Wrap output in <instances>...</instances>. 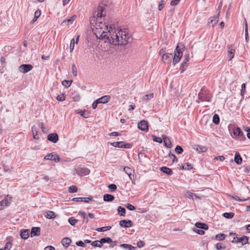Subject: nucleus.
I'll return each mask as SVG.
<instances>
[{"instance_id":"nucleus-3","label":"nucleus","mask_w":250,"mask_h":250,"mask_svg":"<svg viewBox=\"0 0 250 250\" xmlns=\"http://www.w3.org/2000/svg\"><path fill=\"white\" fill-rule=\"evenodd\" d=\"M74 171L76 174L80 176H84L87 175L90 173V170L86 167H76L74 169Z\"/></svg>"},{"instance_id":"nucleus-51","label":"nucleus","mask_w":250,"mask_h":250,"mask_svg":"<svg viewBox=\"0 0 250 250\" xmlns=\"http://www.w3.org/2000/svg\"><path fill=\"white\" fill-rule=\"evenodd\" d=\"M165 4V1L164 0H161L159 4L158 5V9L159 10L161 11L162 10V9L164 8V6Z\"/></svg>"},{"instance_id":"nucleus-2","label":"nucleus","mask_w":250,"mask_h":250,"mask_svg":"<svg viewBox=\"0 0 250 250\" xmlns=\"http://www.w3.org/2000/svg\"><path fill=\"white\" fill-rule=\"evenodd\" d=\"M211 98V94L206 90L202 89L198 94V99L201 102H210Z\"/></svg>"},{"instance_id":"nucleus-6","label":"nucleus","mask_w":250,"mask_h":250,"mask_svg":"<svg viewBox=\"0 0 250 250\" xmlns=\"http://www.w3.org/2000/svg\"><path fill=\"white\" fill-rule=\"evenodd\" d=\"M44 159L47 160H53L56 163H58L60 161V157L59 155L54 152L49 153L46 155L44 157Z\"/></svg>"},{"instance_id":"nucleus-25","label":"nucleus","mask_w":250,"mask_h":250,"mask_svg":"<svg viewBox=\"0 0 250 250\" xmlns=\"http://www.w3.org/2000/svg\"><path fill=\"white\" fill-rule=\"evenodd\" d=\"M183 56V52L181 51V48H179L178 45L176 46L175 50V55L174 56L178 57L179 58H182Z\"/></svg>"},{"instance_id":"nucleus-38","label":"nucleus","mask_w":250,"mask_h":250,"mask_svg":"<svg viewBox=\"0 0 250 250\" xmlns=\"http://www.w3.org/2000/svg\"><path fill=\"white\" fill-rule=\"evenodd\" d=\"M91 245L93 247L101 248L102 245L100 244V240H95L92 242Z\"/></svg>"},{"instance_id":"nucleus-35","label":"nucleus","mask_w":250,"mask_h":250,"mask_svg":"<svg viewBox=\"0 0 250 250\" xmlns=\"http://www.w3.org/2000/svg\"><path fill=\"white\" fill-rule=\"evenodd\" d=\"M234 215V213L230 212H225L223 214V216L228 219H231L233 217Z\"/></svg>"},{"instance_id":"nucleus-28","label":"nucleus","mask_w":250,"mask_h":250,"mask_svg":"<svg viewBox=\"0 0 250 250\" xmlns=\"http://www.w3.org/2000/svg\"><path fill=\"white\" fill-rule=\"evenodd\" d=\"M233 134L236 136L240 137L242 136L243 135V132L239 127H236L233 129Z\"/></svg>"},{"instance_id":"nucleus-58","label":"nucleus","mask_w":250,"mask_h":250,"mask_svg":"<svg viewBox=\"0 0 250 250\" xmlns=\"http://www.w3.org/2000/svg\"><path fill=\"white\" fill-rule=\"evenodd\" d=\"M181 59V58L174 56V58H173V62H172L173 65H174L177 63H178L180 61Z\"/></svg>"},{"instance_id":"nucleus-11","label":"nucleus","mask_w":250,"mask_h":250,"mask_svg":"<svg viewBox=\"0 0 250 250\" xmlns=\"http://www.w3.org/2000/svg\"><path fill=\"white\" fill-rule=\"evenodd\" d=\"M47 139L51 142L56 143L59 140V137L58 134L56 133H50L48 135Z\"/></svg>"},{"instance_id":"nucleus-39","label":"nucleus","mask_w":250,"mask_h":250,"mask_svg":"<svg viewBox=\"0 0 250 250\" xmlns=\"http://www.w3.org/2000/svg\"><path fill=\"white\" fill-rule=\"evenodd\" d=\"M225 236L226 235L224 233H219L215 236V238L220 241H222L225 239Z\"/></svg>"},{"instance_id":"nucleus-9","label":"nucleus","mask_w":250,"mask_h":250,"mask_svg":"<svg viewBox=\"0 0 250 250\" xmlns=\"http://www.w3.org/2000/svg\"><path fill=\"white\" fill-rule=\"evenodd\" d=\"M172 58H173V55L171 53L164 54L162 55L163 61L165 63H170L171 62Z\"/></svg>"},{"instance_id":"nucleus-49","label":"nucleus","mask_w":250,"mask_h":250,"mask_svg":"<svg viewBox=\"0 0 250 250\" xmlns=\"http://www.w3.org/2000/svg\"><path fill=\"white\" fill-rule=\"evenodd\" d=\"M72 74L74 77H76L77 76V68L75 65V64H73L72 65Z\"/></svg>"},{"instance_id":"nucleus-5","label":"nucleus","mask_w":250,"mask_h":250,"mask_svg":"<svg viewBox=\"0 0 250 250\" xmlns=\"http://www.w3.org/2000/svg\"><path fill=\"white\" fill-rule=\"evenodd\" d=\"M12 197H9L8 195L5 196V198L3 200L0 201V210H2L4 207H8L10 206L11 201Z\"/></svg>"},{"instance_id":"nucleus-47","label":"nucleus","mask_w":250,"mask_h":250,"mask_svg":"<svg viewBox=\"0 0 250 250\" xmlns=\"http://www.w3.org/2000/svg\"><path fill=\"white\" fill-rule=\"evenodd\" d=\"M186 196L189 198H192L193 199V197L195 196L196 198H198V197L195 194L190 192V191H188L186 192Z\"/></svg>"},{"instance_id":"nucleus-59","label":"nucleus","mask_w":250,"mask_h":250,"mask_svg":"<svg viewBox=\"0 0 250 250\" xmlns=\"http://www.w3.org/2000/svg\"><path fill=\"white\" fill-rule=\"evenodd\" d=\"M193 230L197 234L200 235H203L205 233V232L203 230H200L196 229H193Z\"/></svg>"},{"instance_id":"nucleus-18","label":"nucleus","mask_w":250,"mask_h":250,"mask_svg":"<svg viewBox=\"0 0 250 250\" xmlns=\"http://www.w3.org/2000/svg\"><path fill=\"white\" fill-rule=\"evenodd\" d=\"M71 243V240L70 238H69L68 237L63 238L62 240V245L66 248H67L70 245Z\"/></svg>"},{"instance_id":"nucleus-37","label":"nucleus","mask_w":250,"mask_h":250,"mask_svg":"<svg viewBox=\"0 0 250 250\" xmlns=\"http://www.w3.org/2000/svg\"><path fill=\"white\" fill-rule=\"evenodd\" d=\"M111 227L110 226H106V227H103L101 228H98L96 229V230L97 231L99 232H102V231H105L106 230H108L110 229Z\"/></svg>"},{"instance_id":"nucleus-23","label":"nucleus","mask_w":250,"mask_h":250,"mask_svg":"<svg viewBox=\"0 0 250 250\" xmlns=\"http://www.w3.org/2000/svg\"><path fill=\"white\" fill-rule=\"evenodd\" d=\"M160 170L161 171L163 172L164 173L168 174V175H171L173 173V172L172 170L166 167H162L160 168Z\"/></svg>"},{"instance_id":"nucleus-40","label":"nucleus","mask_w":250,"mask_h":250,"mask_svg":"<svg viewBox=\"0 0 250 250\" xmlns=\"http://www.w3.org/2000/svg\"><path fill=\"white\" fill-rule=\"evenodd\" d=\"M220 122V118L219 116L217 114H215L213 116V122L215 125H218Z\"/></svg>"},{"instance_id":"nucleus-46","label":"nucleus","mask_w":250,"mask_h":250,"mask_svg":"<svg viewBox=\"0 0 250 250\" xmlns=\"http://www.w3.org/2000/svg\"><path fill=\"white\" fill-rule=\"evenodd\" d=\"M175 151L177 154H182L183 152V149L180 146H177L175 148Z\"/></svg>"},{"instance_id":"nucleus-19","label":"nucleus","mask_w":250,"mask_h":250,"mask_svg":"<svg viewBox=\"0 0 250 250\" xmlns=\"http://www.w3.org/2000/svg\"><path fill=\"white\" fill-rule=\"evenodd\" d=\"M195 226L197 228L201 229L204 230H207L208 229V226L204 223L197 222L195 224Z\"/></svg>"},{"instance_id":"nucleus-60","label":"nucleus","mask_w":250,"mask_h":250,"mask_svg":"<svg viewBox=\"0 0 250 250\" xmlns=\"http://www.w3.org/2000/svg\"><path fill=\"white\" fill-rule=\"evenodd\" d=\"M226 248L224 246H222L221 243H217L216 244V249L217 250H220L222 249H225Z\"/></svg>"},{"instance_id":"nucleus-15","label":"nucleus","mask_w":250,"mask_h":250,"mask_svg":"<svg viewBox=\"0 0 250 250\" xmlns=\"http://www.w3.org/2000/svg\"><path fill=\"white\" fill-rule=\"evenodd\" d=\"M219 14L217 16L211 17L208 20V23L212 24V26H215L218 21Z\"/></svg>"},{"instance_id":"nucleus-63","label":"nucleus","mask_w":250,"mask_h":250,"mask_svg":"<svg viewBox=\"0 0 250 250\" xmlns=\"http://www.w3.org/2000/svg\"><path fill=\"white\" fill-rule=\"evenodd\" d=\"M132 145L129 143L125 144L123 142V148H130L132 147Z\"/></svg>"},{"instance_id":"nucleus-24","label":"nucleus","mask_w":250,"mask_h":250,"mask_svg":"<svg viewBox=\"0 0 250 250\" xmlns=\"http://www.w3.org/2000/svg\"><path fill=\"white\" fill-rule=\"evenodd\" d=\"M44 216L48 219H53L55 217V214L52 211L48 210L45 212Z\"/></svg>"},{"instance_id":"nucleus-20","label":"nucleus","mask_w":250,"mask_h":250,"mask_svg":"<svg viewBox=\"0 0 250 250\" xmlns=\"http://www.w3.org/2000/svg\"><path fill=\"white\" fill-rule=\"evenodd\" d=\"M234 160L235 162L238 165H240L242 164V159L238 152H236L235 153Z\"/></svg>"},{"instance_id":"nucleus-10","label":"nucleus","mask_w":250,"mask_h":250,"mask_svg":"<svg viewBox=\"0 0 250 250\" xmlns=\"http://www.w3.org/2000/svg\"><path fill=\"white\" fill-rule=\"evenodd\" d=\"M133 223L131 220H122L120 221V226L124 228H130L133 226Z\"/></svg>"},{"instance_id":"nucleus-22","label":"nucleus","mask_w":250,"mask_h":250,"mask_svg":"<svg viewBox=\"0 0 250 250\" xmlns=\"http://www.w3.org/2000/svg\"><path fill=\"white\" fill-rule=\"evenodd\" d=\"M193 148L199 152H205L207 150L206 147L196 145L193 146Z\"/></svg>"},{"instance_id":"nucleus-57","label":"nucleus","mask_w":250,"mask_h":250,"mask_svg":"<svg viewBox=\"0 0 250 250\" xmlns=\"http://www.w3.org/2000/svg\"><path fill=\"white\" fill-rule=\"evenodd\" d=\"M145 245V243L142 240H140L137 243V246L138 248H141L143 247Z\"/></svg>"},{"instance_id":"nucleus-42","label":"nucleus","mask_w":250,"mask_h":250,"mask_svg":"<svg viewBox=\"0 0 250 250\" xmlns=\"http://www.w3.org/2000/svg\"><path fill=\"white\" fill-rule=\"evenodd\" d=\"M72 81L64 80L62 82V84L65 87H68L70 86Z\"/></svg>"},{"instance_id":"nucleus-14","label":"nucleus","mask_w":250,"mask_h":250,"mask_svg":"<svg viewBox=\"0 0 250 250\" xmlns=\"http://www.w3.org/2000/svg\"><path fill=\"white\" fill-rule=\"evenodd\" d=\"M110 99V96L109 95H105L97 99V102L99 103L105 104L107 103Z\"/></svg>"},{"instance_id":"nucleus-33","label":"nucleus","mask_w":250,"mask_h":250,"mask_svg":"<svg viewBox=\"0 0 250 250\" xmlns=\"http://www.w3.org/2000/svg\"><path fill=\"white\" fill-rule=\"evenodd\" d=\"M41 15V11L40 10H37L35 12L34 17L33 19L31 21V23H34L38 19V18L39 17V16Z\"/></svg>"},{"instance_id":"nucleus-44","label":"nucleus","mask_w":250,"mask_h":250,"mask_svg":"<svg viewBox=\"0 0 250 250\" xmlns=\"http://www.w3.org/2000/svg\"><path fill=\"white\" fill-rule=\"evenodd\" d=\"M108 188H109L110 192H112L114 191L117 189V186L115 184H110L108 186Z\"/></svg>"},{"instance_id":"nucleus-31","label":"nucleus","mask_w":250,"mask_h":250,"mask_svg":"<svg viewBox=\"0 0 250 250\" xmlns=\"http://www.w3.org/2000/svg\"><path fill=\"white\" fill-rule=\"evenodd\" d=\"M124 171L125 173H126L128 175L129 178L131 180L132 169L128 167H125L124 168Z\"/></svg>"},{"instance_id":"nucleus-48","label":"nucleus","mask_w":250,"mask_h":250,"mask_svg":"<svg viewBox=\"0 0 250 250\" xmlns=\"http://www.w3.org/2000/svg\"><path fill=\"white\" fill-rule=\"evenodd\" d=\"M168 156L171 159H172L173 163L178 162V159H177V157H176V156L174 154L170 152L168 154Z\"/></svg>"},{"instance_id":"nucleus-13","label":"nucleus","mask_w":250,"mask_h":250,"mask_svg":"<svg viewBox=\"0 0 250 250\" xmlns=\"http://www.w3.org/2000/svg\"><path fill=\"white\" fill-rule=\"evenodd\" d=\"M162 138L165 146L167 148H171L172 145L169 139L165 135H162Z\"/></svg>"},{"instance_id":"nucleus-53","label":"nucleus","mask_w":250,"mask_h":250,"mask_svg":"<svg viewBox=\"0 0 250 250\" xmlns=\"http://www.w3.org/2000/svg\"><path fill=\"white\" fill-rule=\"evenodd\" d=\"M93 197L92 196H89L88 197L83 198V200H81V202H83L85 203H88L89 201H92Z\"/></svg>"},{"instance_id":"nucleus-64","label":"nucleus","mask_w":250,"mask_h":250,"mask_svg":"<svg viewBox=\"0 0 250 250\" xmlns=\"http://www.w3.org/2000/svg\"><path fill=\"white\" fill-rule=\"evenodd\" d=\"M57 100L58 101L62 102V101H64V100H65V98H64V96H63V95H58V96L57 97Z\"/></svg>"},{"instance_id":"nucleus-27","label":"nucleus","mask_w":250,"mask_h":250,"mask_svg":"<svg viewBox=\"0 0 250 250\" xmlns=\"http://www.w3.org/2000/svg\"><path fill=\"white\" fill-rule=\"evenodd\" d=\"M121 248H123L125 249H128V250H135L136 248L132 246L131 245L127 244H123L120 245Z\"/></svg>"},{"instance_id":"nucleus-43","label":"nucleus","mask_w":250,"mask_h":250,"mask_svg":"<svg viewBox=\"0 0 250 250\" xmlns=\"http://www.w3.org/2000/svg\"><path fill=\"white\" fill-rule=\"evenodd\" d=\"M78 190V188L75 186H72L69 188L68 191L70 193H75Z\"/></svg>"},{"instance_id":"nucleus-56","label":"nucleus","mask_w":250,"mask_h":250,"mask_svg":"<svg viewBox=\"0 0 250 250\" xmlns=\"http://www.w3.org/2000/svg\"><path fill=\"white\" fill-rule=\"evenodd\" d=\"M125 207L130 210H134L135 209V207L130 204L125 205Z\"/></svg>"},{"instance_id":"nucleus-32","label":"nucleus","mask_w":250,"mask_h":250,"mask_svg":"<svg viewBox=\"0 0 250 250\" xmlns=\"http://www.w3.org/2000/svg\"><path fill=\"white\" fill-rule=\"evenodd\" d=\"M76 18V16L73 15L72 17L69 18L68 19L64 20L62 21V24H63L66 22H68V23H72L73 22V21L75 20Z\"/></svg>"},{"instance_id":"nucleus-62","label":"nucleus","mask_w":250,"mask_h":250,"mask_svg":"<svg viewBox=\"0 0 250 250\" xmlns=\"http://www.w3.org/2000/svg\"><path fill=\"white\" fill-rule=\"evenodd\" d=\"M76 245L83 248L85 247V244L82 241H79L76 242Z\"/></svg>"},{"instance_id":"nucleus-55","label":"nucleus","mask_w":250,"mask_h":250,"mask_svg":"<svg viewBox=\"0 0 250 250\" xmlns=\"http://www.w3.org/2000/svg\"><path fill=\"white\" fill-rule=\"evenodd\" d=\"M11 246H12L11 243L10 242H7L6 243L3 250H10V249L11 247Z\"/></svg>"},{"instance_id":"nucleus-61","label":"nucleus","mask_w":250,"mask_h":250,"mask_svg":"<svg viewBox=\"0 0 250 250\" xmlns=\"http://www.w3.org/2000/svg\"><path fill=\"white\" fill-rule=\"evenodd\" d=\"M231 198L235 200L239 201H245L247 200V199H242L240 198L238 196H236V195L232 196Z\"/></svg>"},{"instance_id":"nucleus-17","label":"nucleus","mask_w":250,"mask_h":250,"mask_svg":"<svg viewBox=\"0 0 250 250\" xmlns=\"http://www.w3.org/2000/svg\"><path fill=\"white\" fill-rule=\"evenodd\" d=\"M228 56L229 58V60H231L234 57L235 50L232 48V46H228Z\"/></svg>"},{"instance_id":"nucleus-26","label":"nucleus","mask_w":250,"mask_h":250,"mask_svg":"<svg viewBox=\"0 0 250 250\" xmlns=\"http://www.w3.org/2000/svg\"><path fill=\"white\" fill-rule=\"evenodd\" d=\"M249 238L246 236H243L239 237L238 243H241L242 244L245 245L248 243Z\"/></svg>"},{"instance_id":"nucleus-7","label":"nucleus","mask_w":250,"mask_h":250,"mask_svg":"<svg viewBox=\"0 0 250 250\" xmlns=\"http://www.w3.org/2000/svg\"><path fill=\"white\" fill-rule=\"evenodd\" d=\"M33 66L31 64H23L19 67V70L20 72L25 73L31 70Z\"/></svg>"},{"instance_id":"nucleus-8","label":"nucleus","mask_w":250,"mask_h":250,"mask_svg":"<svg viewBox=\"0 0 250 250\" xmlns=\"http://www.w3.org/2000/svg\"><path fill=\"white\" fill-rule=\"evenodd\" d=\"M138 127L141 130L147 131L148 130V125L146 121L142 120L138 124Z\"/></svg>"},{"instance_id":"nucleus-30","label":"nucleus","mask_w":250,"mask_h":250,"mask_svg":"<svg viewBox=\"0 0 250 250\" xmlns=\"http://www.w3.org/2000/svg\"><path fill=\"white\" fill-rule=\"evenodd\" d=\"M111 146L119 148H123V142H115L113 143H110Z\"/></svg>"},{"instance_id":"nucleus-41","label":"nucleus","mask_w":250,"mask_h":250,"mask_svg":"<svg viewBox=\"0 0 250 250\" xmlns=\"http://www.w3.org/2000/svg\"><path fill=\"white\" fill-rule=\"evenodd\" d=\"M68 222L72 226H74L78 222V220L75 219L73 217L69 218Z\"/></svg>"},{"instance_id":"nucleus-4","label":"nucleus","mask_w":250,"mask_h":250,"mask_svg":"<svg viewBox=\"0 0 250 250\" xmlns=\"http://www.w3.org/2000/svg\"><path fill=\"white\" fill-rule=\"evenodd\" d=\"M189 61V54H186L184 55L183 62L181 64L180 69L181 73L184 72L188 67V62Z\"/></svg>"},{"instance_id":"nucleus-34","label":"nucleus","mask_w":250,"mask_h":250,"mask_svg":"<svg viewBox=\"0 0 250 250\" xmlns=\"http://www.w3.org/2000/svg\"><path fill=\"white\" fill-rule=\"evenodd\" d=\"M111 242H112V239L109 237L103 238L100 239V244H101L102 245L104 243H109Z\"/></svg>"},{"instance_id":"nucleus-12","label":"nucleus","mask_w":250,"mask_h":250,"mask_svg":"<svg viewBox=\"0 0 250 250\" xmlns=\"http://www.w3.org/2000/svg\"><path fill=\"white\" fill-rule=\"evenodd\" d=\"M41 229L39 227H33L31 230L30 235L31 237L39 236L40 235Z\"/></svg>"},{"instance_id":"nucleus-1","label":"nucleus","mask_w":250,"mask_h":250,"mask_svg":"<svg viewBox=\"0 0 250 250\" xmlns=\"http://www.w3.org/2000/svg\"><path fill=\"white\" fill-rule=\"evenodd\" d=\"M105 16V7L99 5L97 10L93 12L90 18V24L93 26V31L96 37L102 40L108 41L110 43L115 45H125L128 42L129 37L125 30H120L118 32L111 34V26L108 27L105 22H103V18Z\"/></svg>"},{"instance_id":"nucleus-45","label":"nucleus","mask_w":250,"mask_h":250,"mask_svg":"<svg viewBox=\"0 0 250 250\" xmlns=\"http://www.w3.org/2000/svg\"><path fill=\"white\" fill-rule=\"evenodd\" d=\"M78 113L80 114V115L84 118H87L89 117V114L87 112H85V110H80V111L78 112Z\"/></svg>"},{"instance_id":"nucleus-29","label":"nucleus","mask_w":250,"mask_h":250,"mask_svg":"<svg viewBox=\"0 0 250 250\" xmlns=\"http://www.w3.org/2000/svg\"><path fill=\"white\" fill-rule=\"evenodd\" d=\"M154 97L153 93H150L149 94H146L142 97V100L146 102H147L151 99L153 98Z\"/></svg>"},{"instance_id":"nucleus-54","label":"nucleus","mask_w":250,"mask_h":250,"mask_svg":"<svg viewBox=\"0 0 250 250\" xmlns=\"http://www.w3.org/2000/svg\"><path fill=\"white\" fill-rule=\"evenodd\" d=\"M246 91V84L243 83L241 85V95L243 96Z\"/></svg>"},{"instance_id":"nucleus-36","label":"nucleus","mask_w":250,"mask_h":250,"mask_svg":"<svg viewBox=\"0 0 250 250\" xmlns=\"http://www.w3.org/2000/svg\"><path fill=\"white\" fill-rule=\"evenodd\" d=\"M118 211L120 216H124L125 213V209L124 208L119 206L118 208Z\"/></svg>"},{"instance_id":"nucleus-16","label":"nucleus","mask_w":250,"mask_h":250,"mask_svg":"<svg viewBox=\"0 0 250 250\" xmlns=\"http://www.w3.org/2000/svg\"><path fill=\"white\" fill-rule=\"evenodd\" d=\"M21 236L23 239H27L29 236V230L22 229L21 231Z\"/></svg>"},{"instance_id":"nucleus-21","label":"nucleus","mask_w":250,"mask_h":250,"mask_svg":"<svg viewBox=\"0 0 250 250\" xmlns=\"http://www.w3.org/2000/svg\"><path fill=\"white\" fill-rule=\"evenodd\" d=\"M103 199L105 202H112L114 200L115 197L111 194H105L104 195Z\"/></svg>"},{"instance_id":"nucleus-50","label":"nucleus","mask_w":250,"mask_h":250,"mask_svg":"<svg viewBox=\"0 0 250 250\" xmlns=\"http://www.w3.org/2000/svg\"><path fill=\"white\" fill-rule=\"evenodd\" d=\"M152 138H153V140L156 142L162 143L163 142V139L160 137H158L153 135Z\"/></svg>"},{"instance_id":"nucleus-52","label":"nucleus","mask_w":250,"mask_h":250,"mask_svg":"<svg viewBox=\"0 0 250 250\" xmlns=\"http://www.w3.org/2000/svg\"><path fill=\"white\" fill-rule=\"evenodd\" d=\"M74 44H75V40L74 39H72L71 40L70 44V52H72L74 49Z\"/></svg>"}]
</instances>
